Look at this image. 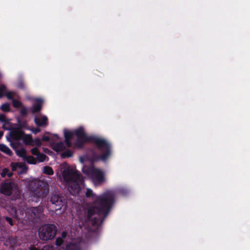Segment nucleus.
Wrapping results in <instances>:
<instances>
[{
	"instance_id": "obj_22",
	"label": "nucleus",
	"mask_w": 250,
	"mask_h": 250,
	"mask_svg": "<svg viewBox=\"0 0 250 250\" xmlns=\"http://www.w3.org/2000/svg\"><path fill=\"white\" fill-rule=\"evenodd\" d=\"M27 162L30 164H36L37 163V159L33 157L32 156H26L24 159Z\"/></svg>"
},
{
	"instance_id": "obj_2",
	"label": "nucleus",
	"mask_w": 250,
	"mask_h": 250,
	"mask_svg": "<svg viewBox=\"0 0 250 250\" xmlns=\"http://www.w3.org/2000/svg\"><path fill=\"white\" fill-rule=\"evenodd\" d=\"M62 175L70 193L73 195L78 194L83 182V177L76 170L69 167L63 168Z\"/></svg>"
},
{
	"instance_id": "obj_15",
	"label": "nucleus",
	"mask_w": 250,
	"mask_h": 250,
	"mask_svg": "<svg viewBox=\"0 0 250 250\" xmlns=\"http://www.w3.org/2000/svg\"><path fill=\"white\" fill-rule=\"evenodd\" d=\"M23 132L21 130H14L11 133V137L15 140L18 141L22 138Z\"/></svg>"
},
{
	"instance_id": "obj_11",
	"label": "nucleus",
	"mask_w": 250,
	"mask_h": 250,
	"mask_svg": "<svg viewBox=\"0 0 250 250\" xmlns=\"http://www.w3.org/2000/svg\"><path fill=\"white\" fill-rule=\"evenodd\" d=\"M4 244L6 246L10 247H14L18 244L17 238L13 236H11L7 239Z\"/></svg>"
},
{
	"instance_id": "obj_10",
	"label": "nucleus",
	"mask_w": 250,
	"mask_h": 250,
	"mask_svg": "<svg viewBox=\"0 0 250 250\" xmlns=\"http://www.w3.org/2000/svg\"><path fill=\"white\" fill-rule=\"evenodd\" d=\"M75 134L77 135L78 140L85 141L87 140V137L83 128H80L75 131Z\"/></svg>"
},
{
	"instance_id": "obj_14",
	"label": "nucleus",
	"mask_w": 250,
	"mask_h": 250,
	"mask_svg": "<svg viewBox=\"0 0 250 250\" xmlns=\"http://www.w3.org/2000/svg\"><path fill=\"white\" fill-rule=\"evenodd\" d=\"M22 139L24 143L26 145H29L32 146H34L33 140L30 135H26L23 133Z\"/></svg>"
},
{
	"instance_id": "obj_35",
	"label": "nucleus",
	"mask_w": 250,
	"mask_h": 250,
	"mask_svg": "<svg viewBox=\"0 0 250 250\" xmlns=\"http://www.w3.org/2000/svg\"><path fill=\"white\" fill-rule=\"evenodd\" d=\"M6 96L8 99H11L13 98V94L11 92H9L6 94Z\"/></svg>"
},
{
	"instance_id": "obj_31",
	"label": "nucleus",
	"mask_w": 250,
	"mask_h": 250,
	"mask_svg": "<svg viewBox=\"0 0 250 250\" xmlns=\"http://www.w3.org/2000/svg\"><path fill=\"white\" fill-rule=\"evenodd\" d=\"M63 243V240L62 238H58L56 240V245L60 246Z\"/></svg>"
},
{
	"instance_id": "obj_33",
	"label": "nucleus",
	"mask_w": 250,
	"mask_h": 250,
	"mask_svg": "<svg viewBox=\"0 0 250 250\" xmlns=\"http://www.w3.org/2000/svg\"><path fill=\"white\" fill-rule=\"evenodd\" d=\"M5 219H6V221H7L8 223H9V224H10L11 226H13V224H13V220H12V218H11L9 217H6L5 218Z\"/></svg>"
},
{
	"instance_id": "obj_19",
	"label": "nucleus",
	"mask_w": 250,
	"mask_h": 250,
	"mask_svg": "<svg viewBox=\"0 0 250 250\" xmlns=\"http://www.w3.org/2000/svg\"><path fill=\"white\" fill-rule=\"evenodd\" d=\"M65 250H81L79 244H70L66 247Z\"/></svg>"
},
{
	"instance_id": "obj_12",
	"label": "nucleus",
	"mask_w": 250,
	"mask_h": 250,
	"mask_svg": "<svg viewBox=\"0 0 250 250\" xmlns=\"http://www.w3.org/2000/svg\"><path fill=\"white\" fill-rule=\"evenodd\" d=\"M43 101L41 99H36L33 106L32 112L35 113L39 111L42 107Z\"/></svg>"
},
{
	"instance_id": "obj_29",
	"label": "nucleus",
	"mask_w": 250,
	"mask_h": 250,
	"mask_svg": "<svg viewBox=\"0 0 250 250\" xmlns=\"http://www.w3.org/2000/svg\"><path fill=\"white\" fill-rule=\"evenodd\" d=\"M34 146L36 145L38 146H40L42 145V142L40 139H36L34 141H33Z\"/></svg>"
},
{
	"instance_id": "obj_1",
	"label": "nucleus",
	"mask_w": 250,
	"mask_h": 250,
	"mask_svg": "<svg viewBox=\"0 0 250 250\" xmlns=\"http://www.w3.org/2000/svg\"><path fill=\"white\" fill-rule=\"evenodd\" d=\"M114 195L111 191H106L97 196L92 206L88 209L87 220L95 214H100L109 209L114 202Z\"/></svg>"
},
{
	"instance_id": "obj_39",
	"label": "nucleus",
	"mask_w": 250,
	"mask_h": 250,
	"mask_svg": "<svg viewBox=\"0 0 250 250\" xmlns=\"http://www.w3.org/2000/svg\"><path fill=\"white\" fill-rule=\"evenodd\" d=\"M32 132L34 133H37L38 132H39L40 131V129L39 128H36L35 129H33L32 130Z\"/></svg>"
},
{
	"instance_id": "obj_23",
	"label": "nucleus",
	"mask_w": 250,
	"mask_h": 250,
	"mask_svg": "<svg viewBox=\"0 0 250 250\" xmlns=\"http://www.w3.org/2000/svg\"><path fill=\"white\" fill-rule=\"evenodd\" d=\"M43 173L48 175H53V170L51 167L46 166L43 168Z\"/></svg>"
},
{
	"instance_id": "obj_28",
	"label": "nucleus",
	"mask_w": 250,
	"mask_h": 250,
	"mask_svg": "<svg viewBox=\"0 0 250 250\" xmlns=\"http://www.w3.org/2000/svg\"><path fill=\"white\" fill-rule=\"evenodd\" d=\"M85 195L87 197H93L94 196V193L92 190L90 189H87L85 193Z\"/></svg>"
},
{
	"instance_id": "obj_17",
	"label": "nucleus",
	"mask_w": 250,
	"mask_h": 250,
	"mask_svg": "<svg viewBox=\"0 0 250 250\" xmlns=\"http://www.w3.org/2000/svg\"><path fill=\"white\" fill-rule=\"evenodd\" d=\"M11 167L12 168V169L13 171H15L17 169V168L19 167L21 168H23L25 170V171L26 172L27 170V167L26 166V165L24 163H11Z\"/></svg>"
},
{
	"instance_id": "obj_32",
	"label": "nucleus",
	"mask_w": 250,
	"mask_h": 250,
	"mask_svg": "<svg viewBox=\"0 0 250 250\" xmlns=\"http://www.w3.org/2000/svg\"><path fill=\"white\" fill-rule=\"evenodd\" d=\"M11 215L14 218H17V212L14 208H11Z\"/></svg>"
},
{
	"instance_id": "obj_25",
	"label": "nucleus",
	"mask_w": 250,
	"mask_h": 250,
	"mask_svg": "<svg viewBox=\"0 0 250 250\" xmlns=\"http://www.w3.org/2000/svg\"><path fill=\"white\" fill-rule=\"evenodd\" d=\"M0 108L3 111L8 112L10 111V104L8 103L3 104Z\"/></svg>"
},
{
	"instance_id": "obj_27",
	"label": "nucleus",
	"mask_w": 250,
	"mask_h": 250,
	"mask_svg": "<svg viewBox=\"0 0 250 250\" xmlns=\"http://www.w3.org/2000/svg\"><path fill=\"white\" fill-rule=\"evenodd\" d=\"M6 87L4 85L0 86V97H2L4 95Z\"/></svg>"
},
{
	"instance_id": "obj_20",
	"label": "nucleus",
	"mask_w": 250,
	"mask_h": 250,
	"mask_svg": "<svg viewBox=\"0 0 250 250\" xmlns=\"http://www.w3.org/2000/svg\"><path fill=\"white\" fill-rule=\"evenodd\" d=\"M16 153L19 156L22 157L23 159L27 155L26 150L23 148L16 149Z\"/></svg>"
},
{
	"instance_id": "obj_21",
	"label": "nucleus",
	"mask_w": 250,
	"mask_h": 250,
	"mask_svg": "<svg viewBox=\"0 0 250 250\" xmlns=\"http://www.w3.org/2000/svg\"><path fill=\"white\" fill-rule=\"evenodd\" d=\"M0 150L9 155H11L12 153L10 149L7 146L3 144H0Z\"/></svg>"
},
{
	"instance_id": "obj_4",
	"label": "nucleus",
	"mask_w": 250,
	"mask_h": 250,
	"mask_svg": "<svg viewBox=\"0 0 250 250\" xmlns=\"http://www.w3.org/2000/svg\"><path fill=\"white\" fill-rule=\"evenodd\" d=\"M0 193L6 195H14L18 196L20 194L17 185L14 182H5L2 183L0 188Z\"/></svg>"
},
{
	"instance_id": "obj_6",
	"label": "nucleus",
	"mask_w": 250,
	"mask_h": 250,
	"mask_svg": "<svg viewBox=\"0 0 250 250\" xmlns=\"http://www.w3.org/2000/svg\"><path fill=\"white\" fill-rule=\"evenodd\" d=\"M95 142L101 150V159L103 160H106L110 153L109 144L105 140L99 138L95 139Z\"/></svg>"
},
{
	"instance_id": "obj_9",
	"label": "nucleus",
	"mask_w": 250,
	"mask_h": 250,
	"mask_svg": "<svg viewBox=\"0 0 250 250\" xmlns=\"http://www.w3.org/2000/svg\"><path fill=\"white\" fill-rule=\"evenodd\" d=\"M31 151L33 155L37 156V159L40 162H43L47 157L45 154L40 153L37 147L33 148Z\"/></svg>"
},
{
	"instance_id": "obj_34",
	"label": "nucleus",
	"mask_w": 250,
	"mask_h": 250,
	"mask_svg": "<svg viewBox=\"0 0 250 250\" xmlns=\"http://www.w3.org/2000/svg\"><path fill=\"white\" fill-rule=\"evenodd\" d=\"M11 146L12 147L16 150V149H18V146H19V144L18 143H11Z\"/></svg>"
},
{
	"instance_id": "obj_7",
	"label": "nucleus",
	"mask_w": 250,
	"mask_h": 250,
	"mask_svg": "<svg viewBox=\"0 0 250 250\" xmlns=\"http://www.w3.org/2000/svg\"><path fill=\"white\" fill-rule=\"evenodd\" d=\"M43 208L42 207L31 208L28 209L26 215L28 219L34 221L43 217Z\"/></svg>"
},
{
	"instance_id": "obj_3",
	"label": "nucleus",
	"mask_w": 250,
	"mask_h": 250,
	"mask_svg": "<svg viewBox=\"0 0 250 250\" xmlns=\"http://www.w3.org/2000/svg\"><path fill=\"white\" fill-rule=\"evenodd\" d=\"M57 229L54 225L47 224L41 226L39 229L40 238L43 241L52 239L56 235Z\"/></svg>"
},
{
	"instance_id": "obj_40",
	"label": "nucleus",
	"mask_w": 250,
	"mask_h": 250,
	"mask_svg": "<svg viewBox=\"0 0 250 250\" xmlns=\"http://www.w3.org/2000/svg\"><path fill=\"white\" fill-rule=\"evenodd\" d=\"M66 232H64H64H63L62 233V238H65V237H66Z\"/></svg>"
},
{
	"instance_id": "obj_8",
	"label": "nucleus",
	"mask_w": 250,
	"mask_h": 250,
	"mask_svg": "<svg viewBox=\"0 0 250 250\" xmlns=\"http://www.w3.org/2000/svg\"><path fill=\"white\" fill-rule=\"evenodd\" d=\"M52 204L56 206L55 210H57L62 208L64 204V199L59 194L53 195L51 197Z\"/></svg>"
},
{
	"instance_id": "obj_41",
	"label": "nucleus",
	"mask_w": 250,
	"mask_h": 250,
	"mask_svg": "<svg viewBox=\"0 0 250 250\" xmlns=\"http://www.w3.org/2000/svg\"><path fill=\"white\" fill-rule=\"evenodd\" d=\"M3 132L2 131H0V138L2 136Z\"/></svg>"
},
{
	"instance_id": "obj_16",
	"label": "nucleus",
	"mask_w": 250,
	"mask_h": 250,
	"mask_svg": "<svg viewBox=\"0 0 250 250\" xmlns=\"http://www.w3.org/2000/svg\"><path fill=\"white\" fill-rule=\"evenodd\" d=\"M35 122L38 126H45L47 124V118L45 116L42 118H36Z\"/></svg>"
},
{
	"instance_id": "obj_37",
	"label": "nucleus",
	"mask_w": 250,
	"mask_h": 250,
	"mask_svg": "<svg viewBox=\"0 0 250 250\" xmlns=\"http://www.w3.org/2000/svg\"><path fill=\"white\" fill-rule=\"evenodd\" d=\"M21 113L22 115H25L26 114V109L25 108L22 109L21 111Z\"/></svg>"
},
{
	"instance_id": "obj_18",
	"label": "nucleus",
	"mask_w": 250,
	"mask_h": 250,
	"mask_svg": "<svg viewBox=\"0 0 250 250\" xmlns=\"http://www.w3.org/2000/svg\"><path fill=\"white\" fill-rule=\"evenodd\" d=\"M73 136V133L71 131H66L64 132L65 142L68 147H70L71 146V144L70 142V140L72 138Z\"/></svg>"
},
{
	"instance_id": "obj_13",
	"label": "nucleus",
	"mask_w": 250,
	"mask_h": 250,
	"mask_svg": "<svg viewBox=\"0 0 250 250\" xmlns=\"http://www.w3.org/2000/svg\"><path fill=\"white\" fill-rule=\"evenodd\" d=\"M52 147L56 151H61L65 148V146L62 142L53 143Z\"/></svg>"
},
{
	"instance_id": "obj_36",
	"label": "nucleus",
	"mask_w": 250,
	"mask_h": 250,
	"mask_svg": "<svg viewBox=\"0 0 250 250\" xmlns=\"http://www.w3.org/2000/svg\"><path fill=\"white\" fill-rule=\"evenodd\" d=\"M0 121L2 122H6V118L4 114H0Z\"/></svg>"
},
{
	"instance_id": "obj_24",
	"label": "nucleus",
	"mask_w": 250,
	"mask_h": 250,
	"mask_svg": "<svg viewBox=\"0 0 250 250\" xmlns=\"http://www.w3.org/2000/svg\"><path fill=\"white\" fill-rule=\"evenodd\" d=\"M1 175L3 177H5L6 175H7L8 177H10L12 176V173L10 172L8 168H4Z\"/></svg>"
},
{
	"instance_id": "obj_5",
	"label": "nucleus",
	"mask_w": 250,
	"mask_h": 250,
	"mask_svg": "<svg viewBox=\"0 0 250 250\" xmlns=\"http://www.w3.org/2000/svg\"><path fill=\"white\" fill-rule=\"evenodd\" d=\"M82 171L83 173L92 176L99 183H102L104 181L103 173L99 169L95 168L92 164L89 167L84 166Z\"/></svg>"
},
{
	"instance_id": "obj_30",
	"label": "nucleus",
	"mask_w": 250,
	"mask_h": 250,
	"mask_svg": "<svg viewBox=\"0 0 250 250\" xmlns=\"http://www.w3.org/2000/svg\"><path fill=\"white\" fill-rule=\"evenodd\" d=\"M13 106L16 107H20L21 105V103L16 100H13Z\"/></svg>"
},
{
	"instance_id": "obj_26",
	"label": "nucleus",
	"mask_w": 250,
	"mask_h": 250,
	"mask_svg": "<svg viewBox=\"0 0 250 250\" xmlns=\"http://www.w3.org/2000/svg\"><path fill=\"white\" fill-rule=\"evenodd\" d=\"M72 156V153L70 150H66L64 152L62 153L61 154V156L62 158H64L66 157H70Z\"/></svg>"
},
{
	"instance_id": "obj_38",
	"label": "nucleus",
	"mask_w": 250,
	"mask_h": 250,
	"mask_svg": "<svg viewBox=\"0 0 250 250\" xmlns=\"http://www.w3.org/2000/svg\"><path fill=\"white\" fill-rule=\"evenodd\" d=\"M42 140L44 141H48L49 140V137L47 136H43Z\"/></svg>"
}]
</instances>
